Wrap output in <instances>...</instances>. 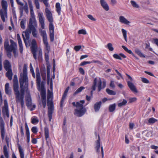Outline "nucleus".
<instances>
[{"instance_id": "f257e3e1", "label": "nucleus", "mask_w": 158, "mask_h": 158, "mask_svg": "<svg viewBox=\"0 0 158 158\" xmlns=\"http://www.w3.org/2000/svg\"><path fill=\"white\" fill-rule=\"evenodd\" d=\"M20 91L19 90L18 81L14 82L13 90L15 95V100L17 104L20 103L21 107L23 108L24 104V98L25 94V89L24 86L20 87Z\"/></svg>"}, {"instance_id": "f03ea898", "label": "nucleus", "mask_w": 158, "mask_h": 158, "mask_svg": "<svg viewBox=\"0 0 158 158\" xmlns=\"http://www.w3.org/2000/svg\"><path fill=\"white\" fill-rule=\"evenodd\" d=\"M27 65L24 64L23 65V73H21L19 78V83L20 87L24 86L25 88L28 87V80L27 75Z\"/></svg>"}, {"instance_id": "7ed1b4c3", "label": "nucleus", "mask_w": 158, "mask_h": 158, "mask_svg": "<svg viewBox=\"0 0 158 158\" xmlns=\"http://www.w3.org/2000/svg\"><path fill=\"white\" fill-rule=\"evenodd\" d=\"M52 98V94L51 92L48 91L47 96V106H48V118L50 121H51L52 119V114L54 110Z\"/></svg>"}, {"instance_id": "20e7f679", "label": "nucleus", "mask_w": 158, "mask_h": 158, "mask_svg": "<svg viewBox=\"0 0 158 158\" xmlns=\"http://www.w3.org/2000/svg\"><path fill=\"white\" fill-rule=\"evenodd\" d=\"M103 85L102 87V82L100 78H97L96 77L94 80L93 84L91 87V89L93 90H96V87L97 85L98 88V91L99 92L101 89L104 88L106 86V82L105 81H103Z\"/></svg>"}, {"instance_id": "39448f33", "label": "nucleus", "mask_w": 158, "mask_h": 158, "mask_svg": "<svg viewBox=\"0 0 158 158\" xmlns=\"http://www.w3.org/2000/svg\"><path fill=\"white\" fill-rule=\"evenodd\" d=\"M29 7L30 9L31 18L29 19V22L28 24H36L37 23L36 21L35 18V16L33 11V6L32 2H28Z\"/></svg>"}, {"instance_id": "423d86ee", "label": "nucleus", "mask_w": 158, "mask_h": 158, "mask_svg": "<svg viewBox=\"0 0 158 158\" xmlns=\"http://www.w3.org/2000/svg\"><path fill=\"white\" fill-rule=\"evenodd\" d=\"M126 74L129 79L130 80V81H128L127 82L128 86L132 92L136 93H137V90L133 83L132 82V81H133V78L131 76L127 74L126 73Z\"/></svg>"}, {"instance_id": "0eeeda50", "label": "nucleus", "mask_w": 158, "mask_h": 158, "mask_svg": "<svg viewBox=\"0 0 158 158\" xmlns=\"http://www.w3.org/2000/svg\"><path fill=\"white\" fill-rule=\"evenodd\" d=\"M86 111V108L84 107L83 105L74 110V114L78 117H81L84 115Z\"/></svg>"}, {"instance_id": "6e6552de", "label": "nucleus", "mask_w": 158, "mask_h": 158, "mask_svg": "<svg viewBox=\"0 0 158 158\" xmlns=\"http://www.w3.org/2000/svg\"><path fill=\"white\" fill-rule=\"evenodd\" d=\"M37 27V23L36 24H28V29L31 31V33L32 32V35L35 38L38 37V32L36 29Z\"/></svg>"}, {"instance_id": "1a4fd4ad", "label": "nucleus", "mask_w": 158, "mask_h": 158, "mask_svg": "<svg viewBox=\"0 0 158 158\" xmlns=\"http://www.w3.org/2000/svg\"><path fill=\"white\" fill-rule=\"evenodd\" d=\"M30 34H31V31H30V30L28 29V27L27 28L26 31L25 32H23V33L22 34L24 41L26 46L27 45V43L26 42V40H29Z\"/></svg>"}, {"instance_id": "9d476101", "label": "nucleus", "mask_w": 158, "mask_h": 158, "mask_svg": "<svg viewBox=\"0 0 158 158\" xmlns=\"http://www.w3.org/2000/svg\"><path fill=\"white\" fill-rule=\"evenodd\" d=\"M36 83L37 84V86L38 89L39 90L41 88V78L40 73L39 69L37 68L36 69Z\"/></svg>"}, {"instance_id": "9b49d317", "label": "nucleus", "mask_w": 158, "mask_h": 158, "mask_svg": "<svg viewBox=\"0 0 158 158\" xmlns=\"http://www.w3.org/2000/svg\"><path fill=\"white\" fill-rule=\"evenodd\" d=\"M10 45L8 48V51H13L14 53L15 54L16 50L17 49V44L12 40H10ZM6 51H8V50H7Z\"/></svg>"}, {"instance_id": "f8f14e48", "label": "nucleus", "mask_w": 158, "mask_h": 158, "mask_svg": "<svg viewBox=\"0 0 158 158\" xmlns=\"http://www.w3.org/2000/svg\"><path fill=\"white\" fill-rule=\"evenodd\" d=\"M47 18L49 22H53V18L52 15L51 11L48 8H46L45 10Z\"/></svg>"}, {"instance_id": "ddd939ff", "label": "nucleus", "mask_w": 158, "mask_h": 158, "mask_svg": "<svg viewBox=\"0 0 158 158\" xmlns=\"http://www.w3.org/2000/svg\"><path fill=\"white\" fill-rule=\"evenodd\" d=\"M40 23L42 29L44 28V19L43 17V14L42 13L39 12L38 13Z\"/></svg>"}, {"instance_id": "4468645a", "label": "nucleus", "mask_w": 158, "mask_h": 158, "mask_svg": "<svg viewBox=\"0 0 158 158\" xmlns=\"http://www.w3.org/2000/svg\"><path fill=\"white\" fill-rule=\"evenodd\" d=\"M0 15L3 22H5V18H7V10H0Z\"/></svg>"}, {"instance_id": "2eb2a0df", "label": "nucleus", "mask_w": 158, "mask_h": 158, "mask_svg": "<svg viewBox=\"0 0 158 158\" xmlns=\"http://www.w3.org/2000/svg\"><path fill=\"white\" fill-rule=\"evenodd\" d=\"M3 66L5 69L6 70L11 69V65L8 60H5L3 63Z\"/></svg>"}, {"instance_id": "dca6fc26", "label": "nucleus", "mask_w": 158, "mask_h": 158, "mask_svg": "<svg viewBox=\"0 0 158 158\" xmlns=\"http://www.w3.org/2000/svg\"><path fill=\"white\" fill-rule=\"evenodd\" d=\"M100 3L102 8L106 11L109 10V7L107 2L105 0H100Z\"/></svg>"}, {"instance_id": "f3484780", "label": "nucleus", "mask_w": 158, "mask_h": 158, "mask_svg": "<svg viewBox=\"0 0 158 158\" xmlns=\"http://www.w3.org/2000/svg\"><path fill=\"white\" fill-rule=\"evenodd\" d=\"M17 38L19 46V50L20 52L22 53L23 51V46L21 38L19 35L18 34L17 35Z\"/></svg>"}, {"instance_id": "a211bd4d", "label": "nucleus", "mask_w": 158, "mask_h": 158, "mask_svg": "<svg viewBox=\"0 0 158 158\" xmlns=\"http://www.w3.org/2000/svg\"><path fill=\"white\" fill-rule=\"evenodd\" d=\"M119 21L121 23L126 24H128L130 22L123 16H120L119 17Z\"/></svg>"}, {"instance_id": "6ab92c4d", "label": "nucleus", "mask_w": 158, "mask_h": 158, "mask_svg": "<svg viewBox=\"0 0 158 158\" xmlns=\"http://www.w3.org/2000/svg\"><path fill=\"white\" fill-rule=\"evenodd\" d=\"M85 102L84 100H81L79 102H73L72 104L74 106H76L77 108H79L80 106H82V105L85 103Z\"/></svg>"}, {"instance_id": "aec40b11", "label": "nucleus", "mask_w": 158, "mask_h": 158, "mask_svg": "<svg viewBox=\"0 0 158 158\" xmlns=\"http://www.w3.org/2000/svg\"><path fill=\"white\" fill-rule=\"evenodd\" d=\"M5 93L8 95H10L11 94V90L9 87V84L6 83L5 85Z\"/></svg>"}, {"instance_id": "412c9836", "label": "nucleus", "mask_w": 158, "mask_h": 158, "mask_svg": "<svg viewBox=\"0 0 158 158\" xmlns=\"http://www.w3.org/2000/svg\"><path fill=\"white\" fill-rule=\"evenodd\" d=\"M2 113L4 118L5 117V115H6L7 118H9V114L8 108H2Z\"/></svg>"}, {"instance_id": "4be33fe9", "label": "nucleus", "mask_w": 158, "mask_h": 158, "mask_svg": "<svg viewBox=\"0 0 158 158\" xmlns=\"http://www.w3.org/2000/svg\"><path fill=\"white\" fill-rule=\"evenodd\" d=\"M101 104L102 102L101 101L97 102L94 104V107L95 112H97L99 110Z\"/></svg>"}, {"instance_id": "5701e85b", "label": "nucleus", "mask_w": 158, "mask_h": 158, "mask_svg": "<svg viewBox=\"0 0 158 158\" xmlns=\"http://www.w3.org/2000/svg\"><path fill=\"white\" fill-rule=\"evenodd\" d=\"M25 129L26 131V134L27 139V143H29L30 141V133L29 131L27 123H26L25 124Z\"/></svg>"}, {"instance_id": "b1692460", "label": "nucleus", "mask_w": 158, "mask_h": 158, "mask_svg": "<svg viewBox=\"0 0 158 158\" xmlns=\"http://www.w3.org/2000/svg\"><path fill=\"white\" fill-rule=\"evenodd\" d=\"M122 48L125 51L127 52H128L129 54H131L132 55L134 56L135 59L136 60H139V58L138 57L136 56L134 54V53L132 52V51L128 49L126 46L123 45L122 46Z\"/></svg>"}, {"instance_id": "393cba45", "label": "nucleus", "mask_w": 158, "mask_h": 158, "mask_svg": "<svg viewBox=\"0 0 158 158\" xmlns=\"http://www.w3.org/2000/svg\"><path fill=\"white\" fill-rule=\"evenodd\" d=\"M40 32L41 33V35L43 38V41L47 40V34L44 30H42L41 29L40 30Z\"/></svg>"}, {"instance_id": "a878e982", "label": "nucleus", "mask_w": 158, "mask_h": 158, "mask_svg": "<svg viewBox=\"0 0 158 158\" xmlns=\"http://www.w3.org/2000/svg\"><path fill=\"white\" fill-rule=\"evenodd\" d=\"M7 72L6 74V76L8 77V79L10 80H11L12 79V76L13 75L12 71L11 69L9 70H7Z\"/></svg>"}, {"instance_id": "bb28decb", "label": "nucleus", "mask_w": 158, "mask_h": 158, "mask_svg": "<svg viewBox=\"0 0 158 158\" xmlns=\"http://www.w3.org/2000/svg\"><path fill=\"white\" fill-rule=\"evenodd\" d=\"M26 103L27 107H30L32 105V101L31 98L30 96H28L27 97Z\"/></svg>"}, {"instance_id": "cd10ccee", "label": "nucleus", "mask_w": 158, "mask_h": 158, "mask_svg": "<svg viewBox=\"0 0 158 158\" xmlns=\"http://www.w3.org/2000/svg\"><path fill=\"white\" fill-rule=\"evenodd\" d=\"M31 51L33 54V56L34 59L36 60L37 59L36 57V51L37 48L35 46L31 47Z\"/></svg>"}, {"instance_id": "c85d7f7f", "label": "nucleus", "mask_w": 158, "mask_h": 158, "mask_svg": "<svg viewBox=\"0 0 158 158\" xmlns=\"http://www.w3.org/2000/svg\"><path fill=\"white\" fill-rule=\"evenodd\" d=\"M2 9L1 10H7V3L6 1H2L1 2Z\"/></svg>"}, {"instance_id": "c756f323", "label": "nucleus", "mask_w": 158, "mask_h": 158, "mask_svg": "<svg viewBox=\"0 0 158 158\" xmlns=\"http://www.w3.org/2000/svg\"><path fill=\"white\" fill-rule=\"evenodd\" d=\"M18 149L21 158H24V154L23 149L20 145H19Z\"/></svg>"}, {"instance_id": "7c9ffc66", "label": "nucleus", "mask_w": 158, "mask_h": 158, "mask_svg": "<svg viewBox=\"0 0 158 158\" xmlns=\"http://www.w3.org/2000/svg\"><path fill=\"white\" fill-rule=\"evenodd\" d=\"M39 89H40L41 91V96H46L45 89L43 85L41 86V88Z\"/></svg>"}, {"instance_id": "2f4dec72", "label": "nucleus", "mask_w": 158, "mask_h": 158, "mask_svg": "<svg viewBox=\"0 0 158 158\" xmlns=\"http://www.w3.org/2000/svg\"><path fill=\"white\" fill-rule=\"evenodd\" d=\"M56 11L58 13V15H60L61 8L60 7V3L58 2L56 4Z\"/></svg>"}, {"instance_id": "473e14b6", "label": "nucleus", "mask_w": 158, "mask_h": 158, "mask_svg": "<svg viewBox=\"0 0 158 158\" xmlns=\"http://www.w3.org/2000/svg\"><path fill=\"white\" fill-rule=\"evenodd\" d=\"M135 52L139 56L141 57H145V56L141 52L140 50L138 48H135Z\"/></svg>"}, {"instance_id": "72a5a7b5", "label": "nucleus", "mask_w": 158, "mask_h": 158, "mask_svg": "<svg viewBox=\"0 0 158 158\" xmlns=\"http://www.w3.org/2000/svg\"><path fill=\"white\" fill-rule=\"evenodd\" d=\"M3 153L6 158H9L8 152L7 151V147L6 145L4 146Z\"/></svg>"}, {"instance_id": "f704fd0d", "label": "nucleus", "mask_w": 158, "mask_h": 158, "mask_svg": "<svg viewBox=\"0 0 158 158\" xmlns=\"http://www.w3.org/2000/svg\"><path fill=\"white\" fill-rule=\"evenodd\" d=\"M44 135L46 140H47L49 138V130L48 127H46L44 128Z\"/></svg>"}, {"instance_id": "c9c22d12", "label": "nucleus", "mask_w": 158, "mask_h": 158, "mask_svg": "<svg viewBox=\"0 0 158 158\" xmlns=\"http://www.w3.org/2000/svg\"><path fill=\"white\" fill-rule=\"evenodd\" d=\"M116 104L115 103L109 106V110L110 112H113L115 109Z\"/></svg>"}, {"instance_id": "e433bc0d", "label": "nucleus", "mask_w": 158, "mask_h": 158, "mask_svg": "<svg viewBox=\"0 0 158 158\" xmlns=\"http://www.w3.org/2000/svg\"><path fill=\"white\" fill-rule=\"evenodd\" d=\"M9 46L8 40L7 39L5 40L4 42V47L6 51L9 50L8 48Z\"/></svg>"}, {"instance_id": "4c0bfd02", "label": "nucleus", "mask_w": 158, "mask_h": 158, "mask_svg": "<svg viewBox=\"0 0 158 158\" xmlns=\"http://www.w3.org/2000/svg\"><path fill=\"white\" fill-rule=\"evenodd\" d=\"M100 137L99 135L98 136V140H97L96 142V148L97 152H98L99 150V148H100Z\"/></svg>"}, {"instance_id": "58836bf2", "label": "nucleus", "mask_w": 158, "mask_h": 158, "mask_svg": "<svg viewBox=\"0 0 158 158\" xmlns=\"http://www.w3.org/2000/svg\"><path fill=\"white\" fill-rule=\"evenodd\" d=\"M106 91L108 94L110 95H115L116 94V93L115 91L111 90L109 89H106Z\"/></svg>"}, {"instance_id": "ea45409f", "label": "nucleus", "mask_w": 158, "mask_h": 158, "mask_svg": "<svg viewBox=\"0 0 158 158\" xmlns=\"http://www.w3.org/2000/svg\"><path fill=\"white\" fill-rule=\"evenodd\" d=\"M121 31H122L123 37L125 41L126 42H127V31L124 29H121Z\"/></svg>"}, {"instance_id": "a19ab883", "label": "nucleus", "mask_w": 158, "mask_h": 158, "mask_svg": "<svg viewBox=\"0 0 158 158\" xmlns=\"http://www.w3.org/2000/svg\"><path fill=\"white\" fill-rule=\"evenodd\" d=\"M157 120L153 118H150L148 120V123L150 124H153Z\"/></svg>"}, {"instance_id": "79ce46f5", "label": "nucleus", "mask_w": 158, "mask_h": 158, "mask_svg": "<svg viewBox=\"0 0 158 158\" xmlns=\"http://www.w3.org/2000/svg\"><path fill=\"white\" fill-rule=\"evenodd\" d=\"M131 3L132 6L135 8H139V5L137 4L136 2L134 1H131Z\"/></svg>"}, {"instance_id": "37998d69", "label": "nucleus", "mask_w": 158, "mask_h": 158, "mask_svg": "<svg viewBox=\"0 0 158 158\" xmlns=\"http://www.w3.org/2000/svg\"><path fill=\"white\" fill-rule=\"evenodd\" d=\"M127 103V102L126 100L123 99L122 102L118 103V107H120L123 106H125Z\"/></svg>"}, {"instance_id": "c03bdc74", "label": "nucleus", "mask_w": 158, "mask_h": 158, "mask_svg": "<svg viewBox=\"0 0 158 158\" xmlns=\"http://www.w3.org/2000/svg\"><path fill=\"white\" fill-rule=\"evenodd\" d=\"M49 30L50 32H54V28L52 22H50Z\"/></svg>"}, {"instance_id": "a18cd8bd", "label": "nucleus", "mask_w": 158, "mask_h": 158, "mask_svg": "<svg viewBox=\"0 0 158 158\" xmlns=\"http://www.w3.org/2000/svg\"><path fill=\"white\" fill-rule=\"evenodd\" d=\"M67 93H65V92L64 93V94H63V95L62 96V99H61V104H60V106H62V104H63V102L64 100V99H65V98H66V97L67 96Z\"/></svg>"}, {"instance_id": "49530a36", "label": "nucleus", "mask_w": 158, "mask_h": 158, "mask_svg": "<svg viewBox=\"0 0 158 158\" xmlns=\"http://www.w3.org/2000/svg\"><path fill=\"white\" fill-rule=\"evenodd\" d=\"M44 44L45 45L47 50L48 51V52L50 50V48L48 45V43L47 40L46 41H43Z\"/></svg>"}, {"instance_id": "de8ad7c7", "label": "nucleus", "mask_w": 158, "mask_h": 158, "mask_svg": "<svg viewBox=\"0 0 158 158\" xmlns=\"http://www.w3.org/2000/svg\"><path fill=\"white\" fill-rule=\"evenodd\" d=\"M107 47L109 50L110 51H112L114 50V48L113 47L112 44L111 43H109L107 44Z\"/></svg>"}, {"instance_id": "09e8293b", "label": "nucleus", "mask_w": 158, "mask_h": 158, "mask_svg": "<svg viewBox=\"0 0 158 158\" xmlns=\"http://www.w3.org/2000/svg\"><path fill=\"white\" fill-rule=\"evenodd\" d=\"M85 88L83 86H81L74 93V94L75 95L78 93L81 92L83 89H84Z\"/></svg>"}, {"instance_id": "8fccbe9b", "label": "nucleus", "mask_w": 158, "mask_h": 158, "mask_svg": "<svg viewBox=\"0 0 158 158\" xmlns=\"http://www.w3.org/2000/svg\"><path fill=\"white\" fill-rule=\"evenodd\" d=\"M39 0H34V2L35 5L37 9H39L40 8V3L39 2Z\"/></svg>"}, {"instance_id": "3c124183", "label": "nucleus", "mask_w": 158, "mask_h": 158, "mask_svg": "<svg viewBox=\"0 0 158 158\" xmlns=\"http://www.w3.org/2000/svg\"><path fill=\"white\" fill-rule=\"evenodd\" d=\"M50 38L51 41L53 42L54 40V32H50Z\"/></svg>"}, {"instance_id": "603ef678", "label": "nucleus", "mask_w": 158, "mask_h": 158, "mask_svg": "<svg viewBox=\"0 0 158 158\" xmlns=\"http://www.w3.org/2000/svg\"><path fill=\"white\" fill-rule=\"evenodd\" d=\"M78 33L79 34H82L83 35H86L87 34L86 31L83 29L80 30L78 31Z\"/></svg>"}, {"instance_id": "864d4df0", "label": "nucleus", "mask_w": 158, "mask_h": 158, "mask_svg": "<svg viewBox=\"0 0 158 158\" xmlns=\"http://www.w3.org/2000/svg\"><path fill=\"white\" fill-rule=\"evenodd\" d=\"M25 21L22 20L20 22V26L22 28L24 29L25 27Z\"/></svg>"}, {"instance_id": "5fc2aeb1", "label": "nucleus", "mask_w": 158, "mask_h": 158, "mask_svg": "<svg viewBox=\"0 0 158 158\" xmlns=\"http://www.w3.org/2000/svg\"><path fill=\"white\" fill-rule=\"evenodd\" d=\"M137 100V98H136L134 97L133 98H130L129 99V103H131L134 102H136Z\"/></svg>"}, {"instance_id": "6e6d98bb", "label": "nucleus", "mask_w": 158, "mask_h": 158, "mask_svg": "<svg viewBox=\"0 0 158 158\" xmlns=\"http://www.w3.org/2000/svg\"><path fill=\"white\" fill-rule=\"evenodd\" d=\"M114 57L115 59H119L120 60H121L122 58L120 56L119 54L118 55L117 54H114L113 55V56Z\"/></svg>"}, {"instance_id": "4d7b16f0", "label": "nucleus", "mask_w": 158, "mask_h": 158, "mask_svg": "<svg viewBox=\"0 0 158 158\" xmlns=\"http://www.w3.org/2000/svg\"><path fill=\"white\" fill-rule=\"evenodd\" d=\"M87 17L91 20L93 21H96V19L94 18L93 16L90 15H87Z\"/></svg>"}, {"instance_id": "13d9d810", "label": "nucleus", "mask_w": 158, "mask_h": 158, "mask_svg": "<svg viewBox=\"0 0 158 158\" xmlns=\"http://www.w3.org/2000/svg\"><path fill=\"white\" fill-rule=\"evenodd\" d=\"M39 120L37 118H33L31 119V123L33 124H35L38 123Z\"/></svg>"}, {"instance_id": "bf43d9fd", "label": "nucleus", "mask_w": 158, "mask_h": 158, "mask_svg": "<svg viewBox=\"0 0 158 158\" xmlns=\"http://www.w3.org/2000/svg\"><path fill=\"white\" fill-rule=\"evenodd\" d=\"M23 10L25 11V12L27 14H28V9L27 5V4H26L24 5L23 6Z\"/></svg>"}, {"instance_id": "052dcab7", "label": "nucleus", "mask_w": 158, "mask_h": 158, "mask_svg": "<svg viewBox=\"0 0 158 158\" xmlns=\"http://www.w3.org/2000/svg\"><path fill=\"white\" fill-rule=\"evenodd\" d=\"M141 81H142L145 83H149V81L147 79L144 78V77H141Z\"/></svg>"}, {"instance_id": "680f3d73", "label": "nucleus", "mask_w": 158, "mask_h": 158, "mask_svg": "<svg viewBox=\"0 0 158 158\" xmlns=\"http://www.w3.org/2000/svg\"><path fill=\"white\" fill-rule=\"evenodd\" d=\"M90 62H91V63H97L100 65H102L103 64L99 60H93L92 61Z\"/></svg>"}, {"instance_id": "e2e57ef3", "label": "nucleus", "mask_w": 158, "mask_h": 158, "mask_svg": "<svg viewBox=\"0 0 158 158\" xmlns=\"http://www.w3.org/2000/svg\"><path fill=\"white\" fill-rule=\"evenodd\" d=\"M49 0H41V1L43 2L44 4L45 5V6L47 7H49V5L48 3V1Z\"/></svg>"}, {"instance_id": "0e129e2a", "label": "nucleus", "mask_w": 158, "mask_h": 158, "mask_svg": "<svg viewBox=\"0 0 158 158\" xmlns=\"http://www.w3.org/2000/svg\"><path fill=\"white\" fill-rule=\"evenodd\" d=\"M110 86L112 89L114 88L115 86L114 84V81H111Z\"/></svg>"}, {"instance_id": "69168bd1", "label": "nucleus", "mask_w": 158, "mask_h": 158, "mask_svg": "<svg viewBox=\"0 0 158 158\" xmlns=\"http://www.w3.org/2000/svg\"><path fill=\"white\" fill-rule=\"evenodd\" d=\"M91 62L90 61H83L80 64V65L84 66L86 64H91Z\"/></svg>"}, {"instance_id": "338daca9", "label": "nucleus", "mask_w": 158, "mask_h": 158, "mask_svg": "<svg viewBox=\"0 0 158 158\" xmlns=\"http://www.w3.org/2000/svg\"><path fill=\"white\" fill-rule=\"evenodd\" d=\"M31 131L34 134L37 133V128L35 127H32L31 128Z\"/></svg>"}, {"instance_id": "774afa93", "label": "nucleus", "mask_w": 158, "mask_h": 158, "mask_svg": "<svg viewBox=\"0 0 158 158\" xmlns=\"http://www.w3.org/2000/svg\"><path fill=\"white\" fill-rule=\"evenodd\" d=\"M81 46H76L74 47V49L76 51H78L81 48Z\"/></svg>"}]
</instances>
